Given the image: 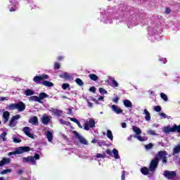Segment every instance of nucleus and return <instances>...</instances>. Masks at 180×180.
<instances>
[{"label":"nucleus","instance_id":"obj_1","mask_svg":"<svg viewBox=\"0 0 180 180\" xmlns=\"http://www.w3.org/2000/svg\"><path fill=\"white\" fill-rule=\"evenodd\" d=\"M168 152L165 150H160L156 155V157L153 159L149 165V169L150 172H155V170L158 167V164H160V160H162V164H167L168 162Z\"/></svg>","mask_w":180,"mask_h":180},{"label":"nucleus","instance_id":"obj_2","mask_svg":"<svg viewBox=\"0 0 180 180\" xmlns=\"http://www.w3.org/2000/svg\"><path fill=\"white\" fill-rule=\"evenodd\" d=\"M175 131L180 134V124L176 125L174 124L172 127L167 126L164 128V133L166 134H169V133H175Z\"/></svg>","mask_w":180,"mask_h":180},{"label":"nucleus","instance_id":"obj_3","mask_svg":"<svg viewBox=\"0 0 180 180\" xmlns=\"http://www.w3.org/2000/svg\"><path fill=\"white\" fill-rule=\"evenodd\" d=\"M23 162H30L32 165H36V160H40V155L36 153L34 157L33 156H28L27 158H22Z\"/></svg>","mask_w":180,"mask_h":180},{"label":"nucleus","instance_id":"obj_4","mask_svg":"<svg viewBox=\"0 0 180 180\" xmlns=\"http://www.w3.org/2000/svg\"><path fill=\"white\" fill-rule=\"evenodd\" d=\"M44 79H49V75H39V76H35L33 78V81L34 82H35V84H43L41 82L44 81Z\"/></svg>","mask_w":180,"mask_h":180},{"label":"nucleus","instance_id":"obj_5","mask_svg":"<svg viewBox=\"0 0 180 180\" xmlns=\"http://www.w3.org/2000/svg\"><path fill=\"white\" fill-rule=\"evenodd\" d=\"M94 127H95V120L89 118L84 124V130H89Z\"/></svg>","mask_w":180,"mask_h":180},{"label":"nucleus","instance_id":"obj_6","mask_svg":"<svg viewBox=\"0 0 180 180\" xmlns=\"http://www.w3.org/2000/svg\"><path fill=\"white\" fill-rule=\"evenodd\" d=\"M73 134L76 137V139H78V140L81 144H84V146L88 145V141H86V139H85V138H84V136L79 135L78 131H73Z\"/></svg>","mask_w":180,"mask_h":180},{"label":"nucleus","instance_id":"obj_7","mask_svg":"<svg viewBox=\"0 0 180 180\" xmlns=\"http://www.w3.org/2000/svg\"><path fill=\"white\" fill-rule=\"evenodd\" d=\"M30 151V147L29 146H21L15 150L16 154H23V153H29Z\"/></svg>","mask_w":180,"mask_h":180},{"label":"nucleus","instance_id":"obj_8","mask_svg":"<svg viewBox=\"0 0 180 180\" xmlns=\"http://www.w3.org/2000/svg\"><path fill=\"white\" fill-rule=\"evenodd\" d=\"M164 176L167 179H172L176 176V172L165 170L164 172Z\"/></svg>","mask_w":180,"mask_h":180},{"label":"nucleus","instance_id":"obj_9","mask_svg":"<svg viewBox=\"0 0 180 180\" xmlns=\"http://www.w3.org/2000/svg\"><path fill=\"white\" fill-rule=\"evenodd\" d=\"M15 109H18V112H23L26 109V105L25 103L20 101L16 103Z\"/></svg>","mask_w":180,"mask_h":180},{"label":"nucleus","instance_id":"obj_10","mask_svg":"<svg viewBox=\"0 0 180 180\" xmlns=\"http://www.w3.org/2000/svg\"><path fill=\"white\" fill-rule=\"evenodd\" d=\"M22 131L24 132L25 136L30 137V139H34V136L30 133V127H25L22 129Z\"/></svg>","mask_w":180,"mask_h":180},{"label":"nucleus","instance_id":"obj_11","mask_svg":"<svg viewBox=\"0 0 180 180\" xmlns=\"http://www.w3.org/2000/svg\"><path fill=\"white\" fill-rule=\"evenodd\" d=\"M41 123L42 124H45V126H47V124H49V123H50V117L47 116L45 115H44L41 117Z\"/></svg>","mask_w":180,"mask_h":180},{"label":"nucleus","instance_id":"obj_12","mask_svg":"<svg viewBox=\"0 0 180 180\" xmlns=\"http://www.w3.org/2000/svg\"><path fill=\"white\" fill-rule=\"evenodd\" d=\"M112 110L115 112V113H117V115H120V113H123V110L122 108H118L116 105H112L111 106Z\"/></svg>","mask_w":180,"mask_h":180},{"label":"nucleus","instance_id":"obj_13","mask_svg":"<svg viewBox=\"0 0 180 180\" xmlns=\"http://www.w3.org/2000/svg\"><path fill=\"white\" fill-rule=\"evenodd\" d=\"M28 122L34 126H39V119L36 116L31 117Z\"/></svg>","mask_w":180,"mask_h":180},{"label":"nucleus","instance_id":"obj_14","mask_svg":"<svg viewBox=\"0 0 180 180\" xmlns=\"http://www.w3.org/2000/svg\"><path fill=\"white\" fill-rule=\"evenodd\" d=\"M143 115H145V120H146V122L151 120V115H150V112H148L147 109L143 110Z\"/></svg>","mask_w":180,"mask_h":180},{"label":"nucleus","instance_id":"obj_15","mask_svg":"<svg viewBox=\"0 0 180 180\" xmlns=\"http://www.w3.org/2000/svg\"><path fill=\"white\" fill-rule=\"evenodd\" d=\"M141 172L143 175H150V167H143L141 169Z\"/></svg>","mask_w":180,"mask_h":180},{"label":"nucleus","instance_id":"obj_16","mask_svg":"<svg viewBox=\"0 0 180 180\" xmlns=\"http://www.w3.org/2000/svg\"><path fill=\"white\" fill-rule=\"evenodd\" d=\"M9 162H11V159L10 158H4L0 161V167H4V165H6V164H9Z\"/></svg>","mask_w":180,"mask_h":180},{"label":"nucleus","instance_id":"obj_17","mask_svg":"<svg viewBox=\"0 0 180 180\" xmlns=\"http://www.w3.org/2000/svg\"><path fill=\"white\" fill-rule=\"evenodd\" d=\"M11 116V114L9 113V111H5L3 113V119H4V123H6L8 120H9V117Z\"/></svg>","mask_w":180,"mask_h":180},{"label":"nucleus","instance_id":"obj_18","mask_svg":"<svg viewBox=\"0 0 180 180\" xmlns=\"http://www.w3.org/2000/svg\"><path fill=\"white\" fill-rule=\"evenodd\" d=\"M132 130L136 133V136H140V134H141V129L136 126H133Z\"/></svg>","mask_w":180,"mask_h":180},{"label":"nucleus","instance_id":"obj_19","mask_svg":"<svg viewBox=\"0 0 180 180\" xmlns=\"http://www.w3.org/2000/svg\"><path fill=\"white\" fill-rule=\"evenodd\" d=\"M123 102L125 108H133V103L129 100H124Z\"/></svg>","mask_w":180,"mask_h":180},{"label":"nucleus","instance_id":"obj_20","mask_svg":"<svg viewBox=\"0 0 180 180\" xmlns=\"http://www.w3.org/2000/svg\"><path fill=\"white\" fill-rule=\"evenodd\" d=\"M7 110H15L16 109V103H11L6 108Z\"/></svg>","mask_w":180,"mask_h":180},{"label":"nucleus","instance_id":"obj_21","mask_svg":"<svg viewBox=\"0 0 180 180\" xmlns=\"http://www.w3.org/2000/svg\"><path fill=\"white\" fill-rule=\"evenodd\" d=\"M46 139H48L49 141H53V132L52 131H47Z\"/></svg>","mask_w":180,"mask_h":180},{"label":"nucleus","instance_id":"obj_22","mask_svg":"<svg viewBox=\"0 0 180 180\" xmlns=\"http://www.w3.org/2000/svg\"><path fill=\"white\" fill-rule=\"evenodd\" d=\"M39 101H42V99H46V98H49V95L45 92H41L39 95Z\"/></svg>","mask_w":180,"mask_h":180},{"label":"nucleus","instance_id":"obj_23","mask_svg":"<svg viewBox=\"0 0 180 180\" xmlns=\"http://www.w3.org/2000/svg\"><path fill=\"white\" fill-rule=\"evenodd\" d=\"M59 77L60 78H63L64 79H70V78H71V76H70L68 72H65L62 75H60Z\"/></svg>","mask_w":180,"mask_h":180},{"label":"nucleus","instance_id":"obj_24","mask_svg":"<svg viewBox=\"0 0 180 180\" xmlns=\"http://www.w3.org/2000/svg\"><path fill=\"white\" fill-rule=\"evenodd\" d=\"M25 94L26 96H32V95H34V91L30 89H28L25 91Z\"/></svg>","mask_w":180,"mask_h":180},{"label":"nucleus","instance_id":"obj_25","mask_svg":"<svg viewBox=\"0 0 180 180\" xmlns=\"http://www.w3.org/2000/svg\"><path fill=\"white\" fill-rule=\"evenodd\" d=\"M30 100L33 102H39V103H41V101H40V98L37 96H32L30 97Z\"/></svg>","mask_w":180,"mask_h":180},{"label":"nucleus","instance_id":"obj_26","mask_svg":"<svg viewBox=\"0 0 180 180\" xmlns=\"http://www.w3.org/2000/svg\"><path fill=\"white\" fill-rule=\"evenodd\" d=\"M42 84H44V86H48V87L54 86V84H53V82H49V81H44L42 82Z\"/></svg>","mask_w":180,"mask_h":180},{"label":"nucleus","instance_id":"obj_27","mask_svg":"<svg viewBox=\"0 0 180 180\" xmlns=\"http://www.w3.org/2000/svg\"><path fill=\"white\" fill-rule=\"evenodd\" d=\"M89 77L90 79H91V81H98V79H99V77H98V75L95 74H90Z\"/></svg>","mask_w":180,"mask_h":180},{"label":"nucleus","instance_id":"obj_28","mask_svg":"<svg viewBox=\"0 0 180 180\" xmlns=\"http://www.w3.org/2000/svg\"><path fill=\"white\" fill-rule=\"evenodd\" d=\"M112 154H114V158L115 160H119V150H117V149L114 148L112 150Z\"/></svg>","mask_w":180,"mask_h":180},{"label":"nucleus","instance_id":"obj_29","mask_svg":"<svg viewBox=\"0 0 180 180\" xmlns=\"http://www.w3.org/2000/svg\"><path fill=\"white\" fill-rule=\"evenodd\" d=\"M75 82L79 85V86H84V82L80 78H77L75 79Z\"/></svg>","mask_w":180,"mask_h":180},{"label":"nucleus","instance_id":"obj_30","mask_svg":"<svg viewBox=\"0 0 180 180\" xmlns=\"http://www.w3.org/2000/svg\"><path fill=\"white\" fill-rule=\"evenodd\" d=\"M180 153V145H177L173 149V153L174 154H179Z\"/></svg>","mask_w":180,"mask_h":180},{"label":"nucleus","instance_id":"obj_31","mask_svg":"<svg viewBox=\"0 0 180 180\" xmlns=\"http://www.w3.org/2000/svg\"><path fill=\"white\" fill-rule=\"evenodd\" d=\"M107 137L110 139V140H113V134H112V131L108 130L107 131Z\"/></svg>","mask_w":180,"mask_h":180},{"label":"nucleus","instance_id":"obj_32","mask_svg":"<svg viewBox=\"0 0 180 180\" xmlns=\"http://www.w3.org/2000/svg\"><path fill=\"white\" fill-rule=\"evenodd\" d=\"M111 86H113V88H116L119 86V83L115 80V79L111 80Z\"/></svg>","mask_w":180,"mask_h":180},{"label":"nucleus","instance_id":"obj_33","mask_svg":"<svg viewBox=\"0 0 180 180\" xmlns=\"http://www.w3.org/2000/svg\"><path fill=\"white\" fill-rule=\"evenodd\" d=\"M96 158H106V154L105 153H97L96 155Z\"/></svg>","mask_w":180,"mask_h":180},{"label":"nucleus","instance_id":"obj_34","mask_svg":"<svg viewBox=\"0 0 180 180\" xmlns=\"http://www.w3.org/2000/svg\"><path fill=\"white\" fill-rule=\"evenodd\" d=\"M8 126L10 127H15V126H16V123H15V120L13 118H11L10 120V122H9Z\"/></svg>","mask_w":180,"mask_h":180},{"label":"nucleus","instance_id":"obj_35","mask_svg":"<svg viewBox=\"0 0 180 180\" xmlns=\"http://www.w3.org/2000/svg\"><path fill=\"white\" fill-rule=\"evenodd\" d=\"M160 98L165 101V102H168V96H166L165 94L161 93Z\"/></svg>","mask_w":180,"mask_h":180},{"label":"nucleus","instance_id":"obj_36","mask_svg":"<svg viewBox=\"0 0 180 180\" xmlns=\"http://www.w3.org/2000/svg\"><path fill=\"white\" fill-rule=\"evenodd\" d=\"M8 172H12V169H6L0 172L1 175H5V174H8Z\"/></svg>","mask_w":180,"mask_h":180},{"label":"nucleus","instance_id":"obj_37","mask_svg":"<svg viewBox=\"0 0 180 180\" xmlns=\"http://www.w3.org/2000/svg\"><path fill=\"white\" fill-rule=\"evenodd\" d=\"M6 134H8L6 132H3L0 135V139H2L3 141H6Z\"/></svg>","mask_w":180,"mask_h":180},{"label":"nucleus","instance_id":"obj_38","mask_svg":"<svg viewBox=\"0 0 180 180\" xmlns=\"http://www.w3.org/2000/svg\"><path fill=\"white\" fill-rule=\"evenodd\" d=\"M155 112H161V106L160 105H155V107L153 108Z\"/></svg>","mask_w":180,"mask_h":180},{"label":"nucleus","instance_id":"obj_39","mask_svg":"<svg viewBox=\"0 0 180 180\" xmlns=\"http://www.w3.org/2000/svg\"><path fill=\"white\" fill-rule=\"evenodd\" d=\"M148 134H149L150 136H156L157 134L155 133V130H149L148 131Z\"/></svg>","mask_w":180,"mask_h":180},{"label":"nucleus","instance_id":"obj_40","mask_svg":"<svg viewBox=\"0 0 180 180\" xmlns=\"http://www.w3.org/2000/svg\"><path fill=\"white\" fill-rule=\"evenodd\" d=\"M62 88H63V89H64V91H65L67 89V88H70V84L68 83H64L62 85Z\"/></svg>","mask_w":180,"mask_h":180},{"label":"nucleus","instance_id":"obj_41","mask_svg":"<svg viewBox=\"0 0 180 180\" xmlns=\"http://www.w3.org/2000/svg\"><path fill=\"white\" fill-rule=\"evenodd\" d=\"M98 91L100 94H108V91L103 88H99Z\"/></svg>","mask_w":180,"mask_h":180},{"label":"nucleus","instance_id":"obj_42","mask_svg":"<svg viewBox=\"0 0 180 180\" xmlns=\"http://www.w3.org/2000/svg\"><path fill=\"white\" fill-rule=\"evenodd\" d=\"M153 143H150L145 146V148H146V150H150V148H153Z\"/></svg>","mask_w":180,"mask_h":180},{"label":"nucleus","instance_id":"obj_43","mask_svg":"<svg viewBox=\"0 0 180 180\" xmlns=\"http://www.w3.org/2000/svg\"><path fill=\"white\" fill-rule=\"evenodd\" d=\"M166 15H169L171 13V8L167 7L165 10Z\"/></svg>","mask_w":180,"mask_h":180},{"label":"nucleus","instance_id":"obj_44","mask_svg":"<svg viewBox=\"0 0 180 180\" xmlns=\"http://www.w3.org/2000/svg\"><path fill=\"white\" fill-rule=\"evenodd\" d=\"M121 179L124 180L126 179V172L124 170L122 172Z\"/></svg>","mask_w":180,"mask_h":180},{"label":"nucleus","instance_id":"obj_45","mask_svg":"<svg viewBox=\"0 0 180 180\" xmlns=\"http://www.w3.org/2000/svg\"><path fill=\"white\" fill-rule=\"evenodd\" d=\"M90 92H93V94H95L96 92V88L95 86H91L89 89Z\"/></svg>","mask_w":180,"mask_h":180},{"label":"nucleus","instance_id":"obj_46","mask_svg":"<svg viewBox=\"0 0 180 180\" xmlns=\"http://www.w3.org/2000/svg\"><path fill=\"white\" fill-rule=\"evenodd\" d=\"M112 102H115V103H119V96H115L112 98Z\"/></svg>","mask_w":180,"mask_h":180},{"label":"nucleus","instance_id":"obj_47","mask_svg":"<svg viewBox=\"0 0 180 180\" xmlns=\"http://www.w3.org/2000/svg\"><path fill=\"white\" fill-rule=\"evenodd\" d=\"M54 69L55 70H60V63L56 62L55 65H54Z\"/></svg>","mask_w":180,"mask_h":180},{"label":"nucleus","instance_id":"obj_48","mask_svg":"<svg viewBox=\"0 0 180 180\" xmlns=\"http://www.w3.org/2000/svg\"><path fill=\"white\" fill-rule=\"evenodd\" d=\"M12 118L14 119V121L18 120V119H20V115H16L15 116H13Z\"/></svg>","mask_w":180,"mask_h":180},{"label":"nucleus","instance_id":"obj_49","mask_svg":"<svg viewBox=\"0 0 180 180\" xmlns=\"http://www.w3.org/2000/svg\"><path fill=\"white\" fill-rule=\"evenodd\" d=\"M160 117H162L163 119H167V114H165V112H160Z\"/></svg>","mask_w":180,"mask_h":180},{"label":"nucleus","instance_id":"obj_50","mask_svg":"<svg viewBox=\"0 0 180 180\" xmlns=\"http://www.w3.org/2000/svg\"><path fill=\"white\" fill-rule=\"evenodd\" d=\"M13 142L14 143H21L22 142V140L18 139V138H14L13 139Z\"/></svg>","mask_w":180,"mask_h":180},{"label":"nucleus","instance_id":"obj_51","mask_svg":"<svg viewBox=\"0 0 180 180\" xmlns=\"http://www.w3.org/2000/svg\"><path fill=\"white\" fill-rule=\"evenodd\" d=\"M136 139H138V140H139V141H144V138H143V136H140V135H138L136 136Z\"/></svg>","mask_w":180,"mask_h":180},{"label":"nucleus","instance_id":"obj_52","mask_svg":"<svg viewBox=\"0 0 180 180\" xmlns=\"http://www.w3.org/2000/svg\"><path fill=\"white\" fill-rule=\"evenodd\" d=\"M105 153L106 154H108V155H112V151L109 148L105 150Z\"/></svg>","mask_w":180,"mask_h":180},{"label":"nucleus","instance_id":"obj_53","mask_svg":"<svg viewBox=\"0 0 180 180\" xmlns=\"http://www.w3.org/2000/svg\"><path fill=\"white\" fill-rule=\"evenodd\" d=\"M70 120L71 122H74V123H76V124H77L79 122L78 120H77V118H74V117H71Z\"/></svg>","mask_w":180,"mask_h":180},{"label":"nucleus","instance_id":"obj_54","mask_svg":"<svg viewBox=\"0 0 180 180\" xmlns=\"http://www.w3.org/2000/svg\"><path fill=\"white\" fill-rule=\"evenodd\" d=\"M91 143H92L93 144H95V143H99V140L94 139L91 141Z\"/></svg>","mask_w":180,"mask_h":180},{"label":"nucleus","instance_id":"obj_55","mask_svg":"<svg viewBox=\"0 0 180 180\" xmlns=\"http://www.w3.org/2000/svg\"><path fill=\"white\" fill-rule=\"evenodd\" d=\"M122 129H126V127H127V125L126 122H122Z\"/></svg>","mask_w":180,"mask_h":180},{"label":"nucleus","instance_id":"obj_56","mask_svg":"<svg viewBox=\"0 0 180 180\" xmlns=\"http://www.w3.org/2000/svg\"><path fill=\"white\" fill-rule=\"evenodd\" d=\"M60 122L61 123V124H67V122H65L64 120L63 119H60Z\"/></svg>","mask_w":180,"mask_h":180},{"label":"nucleus","instance_id":"obj_57","mask_svg":"<svg viewBox=\"0 0 180 180\" xmlns=\"http://www.w3.org/2000/svg\"><path fill=\"white\" fill-rule=\"evenodd\" d=\"M68 115H72V110L71 108L68 110Z\"/></svg>","mask_w":180,"mask_h":180},{"label":"nucleus","instance_id":"obj_58","mask_svg":"<svg viewBox=\"0 0 180 180\" xmlns=\"http://www.w3.org/2000/svg\"><path fill=\"white\" fill-rule=\"evenodd\" d=\"M76 124H77V126L79 127V129H83V127L82 126L81 122H79V121L77 122V123Z\"/></svg>","mask_w":180,"mask_h":180},{"label":"nucleus","instance_id":"obj_59","mask_svg":"<svg viewBox=\"0 0 180 180\" xmlns=\"http://www.w3.org/2000/svg\"><path fill=\"white\" fill-rule=\"evenodd\" d=\"M14 154H18V153H16V150H15L14 152H10L8 153V155H14Z\"/></svg>","mask_w":180,"mask_h":180},{"label":"nucleus","instance_id":"obj_60","mask_svg":"<svg viewBox=\"0 0 180 180\" xmlns=\"http://www.w3.org/2000/svg\"><path fill=\"white\" fill-rule=\"evenodd\" d=\"M18 175H22V174H23V170L19 169V170L18 171Z\"/></svg>","mask_w":180,"mask_h":180},{"label":"nucleus","instance_id":"obj_61","mask_svg":"<svg viewBox=\"0 0 180 180\" xmlns=\"http://www.w3.org/2000/svg\"><path fill=\"white\" fill-rule=\"evenodd\" d=\"M88 106H89V108H92V106H94V104L89 101H88Z\"/></svg>","mask_w":180,"mask_h":180},{"label":"nucleus","instance_id":"obj_62","mask_svg":"<svg viewBox=\"0 0 180 180\" xmlns=\"http://www.w3.org/2000/svg\"><path fill=\"white\" fill-rule=\"evenodd\" d=\"M150 95H153V96H155V91H150Z\"/></svg>","mask_w":180,"mask_h":180},{"label":"nucleus","instance_id":"obj_63","mask_svg":"<svg viewBox=\"0 0 180 180\" xmlns=\"http://www.w3.org/2000/svg\"><path fill=\"white\" fill-rule=\"evenodd\" d=\"M63 58H64V57H63V56H58V60L59 61H61V60H63Z\"/></svg>","mask_w":180,"mask_h":180},{"label":"nucleus","instance_id":"obj_64","mask_svg":"<svg viewBox=\"0 0 180 180\" xmlns=\"http://www.w3.org/2000/svg\"><path fill=\"white\" fill-rule=\"evenodd\" d=\"M98 101H103V96H100L98 98Z\"/></svg>","mask_w":180,"mask_h":180}]
</instances>
